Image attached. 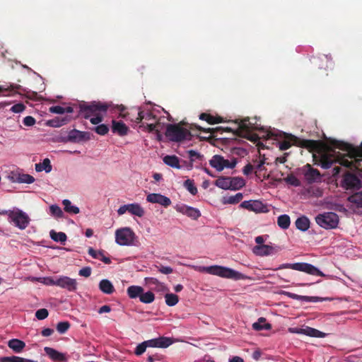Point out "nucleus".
Returning a JSON list of instances; mask_svg holds the SVG:
<instances>
[{"mask_svg":"<svg viewBox=\"0 0 362 362\" xmlns=\"http://www.w3.org/2000/svg\"><path fill=\"white\" fill-rule=\"evenodd\" d=\"M334 148H338L347 153L335 156V151L332 153H322L320 156L313 153V160L315 164L320 165L324 169H328L332 167L334 163H338L350 169H357L361 165L362 161V141L359 146H354L351 144L341 141H334L332 143Z\"/></svg>","mask_w":362,"mask_h":362,"instance_id":"1","label":"nucleus"},{"mask_svg":"<svg viewBox=\"0 0 362 362\" xmlns=\"http://www.w3.org/2000/svg\"><path fill=\"white\" fill-rule=\"evenodd\" d=\"M200 271L222 278H227L235 280L245 279V276L243 274L230 268L223 266L213 265L210 267H201Z\"/></svg>","mask_w":362,"mask_h":362,"instance_id":"2","label":"nucleus"},{"mask_svg":"<svg viewBox=\"0 0 362 362\" xmlns=\"http://www.w3.org/2000/svg\"><path fill=\"white\" fill-rule=\"evenodd\" d=\"M112 104L107 103H102L100 101H93L90 103H83L80 104V113L85 119H89L90 117L105 112Z\"/></svg>","mask_w":362,"mask_h":362,"instance_id":"3","label":"nucleus"},{"mask_svg":"<svg viewBox=\"0 0 362 362\" xmlns=\"http://www.w3.org/2000/svg\"><path fill=\"white\" fill-rule=\"evenodd\" d=\"M165 136L172 141L180 142L184 140H191L192 134L189 130L181 127L180 124H169L166 127Z\"/></svg>","mask_w":362,"mask_h":362,"instance_id":"4","label":"nucleus"},{"mask_svg":"<svg viewBox=\"0 0 362 362\" xmlns=\"http://www.w3.org/2000/svg\"><path fill=\"white\" fill-rule=\"evenodd\" d=\"M0 214H6L8 217V221L21 230L25 229L29 223L28 216L18 209L2 211Z\"/></svg>","mask_w":362,"mask_h":362,"instance_id":"5","label":"nucleus"},{"mask_svg":"<svg viewBox=\"0 0 362 362\" xmlns=\"http://www.w3.org/2000/svg\"><path fill=\"white\" fill-rule=\"evenodd\" d=\"M318 226L325 229L336 228L339 224V216L334 212H325L315 217Z\"/></svg>","mask_w":362,"mask_h":362,"instance_id":"6","label":"nucleus"},{"mask_svg":"<svg viewBox=\"0 0 362 362\" xmlns=\"http://www.w3.org/2000/svg\"><path fill=\"white\" fill-rule=\"evenodd\" d=\"M279 269H291L296 271L303 272L308 274L324 276L325 274L317 267L311 264L305 262L286 263L281 264Z\"/></svg>","mask_w":362,"mask_h":362,"instance_id":"7","label":"nucleus"},{"mask_svg":"<svg viewBox=\"0 0 362 362\" xmlns=\"http://www.w3.org/2000/svg\"><path fill=\"white\" fill-rule=\"evenodd\" d=\"M54 285L65 288L69 291H75L77 289V282L74 279L69 276H62L57 279L47 277V285Z\"/></svg>","mask_w":362,"mask_h":362,"instance_id":"8","label":"nucleus"},{"mask_svg":"<svg viewBox=\"0 0 362 362\" xmlns=\"http://www.w3.org/2000/svg\"><path fill=\"white\" fill-rule=\"evenodd\" d=\"M135 233L128 227L117 229L115 232V241L119 245H131L133 244Z\"/></svg>","mask_w":362,"mask_h":362,"instance_id":"9","label":"nucleus"},{"mask_svg":"<svg viewBox=\"0 0 362 362\" xmlns=\"http://www.w3.org/2000/svg\"><path fill=\"white\" fill-rule=\"evenodd\" d=\"M341 187L346 190H358L361 188L362 183L355 174L346 172L343 175Z\"/></svg>","mask_w":362,"mask_h":362,"instance_id":"10","label":"nucleus"},{"mask_svg":"<svg viewBox=\"0 0 362 362\" xmlns=\"http://www.w3.org/2000/svg\"><path fill=\"white\" fill-rule=\"evenodd\" d=\"M238 124V129L235 134L238 136H245L243 134H250L252 131L258 129L257 124L250 122V118L246 117L243 119H236L234 122Z\"/></svg>","mask_w":362,"mask_h":362,"instance_id":"11","label":"nucleus"},{"mask_svg":"<svg viewBox=\"0 0 362 362\" xmlns=\"http://www.w3.org/2000/svg\"><path fill=\"white\" fill-rule=\"evenodd\" d=\"M293 145L308 149L310 152L321 153V144L319 141L303 139L297 136H292Z\"/></svg>","mask_w":362,"mask_h":362,"instance_id":"12","label":"nucleus"},{"mask_svg":"<svg viewBox=\"0 0 362 362\" xmlns=\"http://www.w3.org/2000/svg\"><path fill=\"white\" fill-rule=\"evenodd\" d=\"M7 177L11 182L14 183L31 184L35 181L33 176L23 173L19 170L11 171Z\"/></svg>","mask_w":362,"mask_h":362,"instance_id":"13","label":"nucleus"},{"mask_svg":"<svg viewBox=\"0 0 362 362\" xmlns=\"http://www.w3.org/2000/svg\"><path fill=\"white\" fill-rule=\"evenodd\" d=\"M301 171L304 175L305 179L310 184L319 181L321 178V174L320 171L315 168H313L310 164H306L304 165L302 168Z\"/></svg>","mask_w":362,"mask_h":362,"instance_id":"14","label":"nucleus"},{"mask_svg":"<svg viewBox=\"0 0 362 362\" xmlns=\"http://www.w3.org/2000/svg\"><path fill=\"white\" fill-rule=\"evenodd\" d=\"M289 332L317 338H324L327 335L326 333L310 327H305V328H290Z\"/></svg>","mask_w":362,"mask_h":362,"instance_id":"15","label":"nucleus"},{"mask_svg":"<svg viewBox=\"0 0 362 362\" xmlns=\"http://www.w3.org/2000/svg\"><path fill=\"white\" fill-rule=\"evenodd\" d=\"M127 211L139 217H142L144 215V209L140 206V204L136 203L121 206L117 210L119 215H123Z\"/></svg>","mask_w":362,"mask_h":362,"instance_id":"16","label":"nucleus"},{"mask_svg":"<svg viewBox=\"0 0 362 362\" xmlns=\"http://www.w3.org/2000/svg\"><path fill=\"white\" fill-rule=\"evenodd\" d=\"M240 206L255 212L264 213L268 211L267 206L259 200L244 201Z\"/></svg>","mask_w":362,"mask_h":362,"instance_id":"17","label":"nucleus"},{"mask_svg":"<svg viewBox=\"0 0 362 362\" xmlns=\"http://www.w3.org/2000/svg\"><path fill=\"white\" fill-rule=\"evenodd\" d=\"M144 342L147 348H167L173 343V340L170 337H160L158 338L144 341Z\"/></svg>","mask_w":362,"mask_h":362,"instance_id":"18","label":"nucleus"},{"mask_svg":"<svg viewBox=\"0 0 362 362\" xmlns=\"http://www.w3.org/2000/svg\"><path fill=\"white\" fill-rule=\"evenodd\" d=\"M146 201L153 204H159L164 207H168L171 204L170 198L158 193H151L147 195Z\"/></svg>","mask_w":362,"mask_h":362,"instance_id":"19","label":"nucleus"},{"mask_svg":"<svg viewBox=\"0 0 362 362\" xmlns=\"http://www.w3.org/2000/svg\"><path fill=\"white\" fill-rule=\"evenodd\" d=\"M278 252L276 247L268 245H256L253 248V252L258 256H268Z\"/></svg>","mask_w":362,"mask_h":362,"instance_id":"20","label":"nucleus"},{"mask_svg":"<svg viewBox=\"0 0 362 362\" xmlns=\"http://www.w3.org/2000/svg\"><path fill=\"white\" fill-rule=\"evenodd\" d=\"M73 117L70 115H60L52 119L47 120V126L52 127H60L71 122Z\"/></svg>","mask_w":362,"mask_h":362,"instance_id":"21","label":"nucleus"},{"mask_svg":"<svg viewBox=\"0 0 362 362\" xmlns=\"http://www.w3.org/2000/svg\"><path fill=\"white\" fill-rule=\"evenodd\" d=\"M112 132L120 136H125L128 134L129 127L122 121H112Z\"/></svg>","mask_w":362,"mask_h":362,"instance_id":"22","label":"nucleus"},{"mask_svg":"<svg viewBox=\"0 0 362 362\" xmlns=\"http://www.w3.org/2000/svg\"><path fill=\"white\" fill-rule=\"evenodd\" d=\"M177 211L194 220L197 219L201 216V213L197 209L186 205H182V206L178 207Z\"/></svg>","mask_w":362,"mask_h":362,"instance_id":"23","label":"nucleus"},{"mask_svg":"<svg viewBox=\"0 0 362 362\" xmlns=\"http://www.w3.org/2000/svg\"><path fill=\"white\" fill-rule=\"evenodd\" d=\"M47 356L55 362H66L67 361L65 354L49 347H47Z\"/></svg>","mask_w":362,"mask_h":362,"instance_id":"24","label":"nucleus"},{"mask_svg":"<svg viewBox=\"0 0 362 362\" xmlns=\"http://www.w3.org/2000/svg\"><path fill=\"white\" fill-rule=\"evenodd\" d=\"M286 295L292 299L305 301V302L317 303V302L322 301L324 300L322 298L317 297V296H300V295L293 293H289V292H286Z\"/></svg>","mask_w":362,"mask_h":362,"instance_id":"25","label":"nucleus"},{"mask_svg":"<svg viewBox=\"0 0 362 362\" xmlns=\"http://www.w3.org/2000/svg\"><path fill=\"white\" fill-rule=\"evenodd\" d=\"M234 180H237V179L235 177H220L216 180L215 185L221 189H228L232 187Z\"/></svg>","mask_w":362,"mask_h":362,"instance_id":"26","label":"nucleus"},{"mask_svg":"<svg viewBox=\"0 0 362 362\" xmlns=\"http://www.w3.org/2000/svg\"><path fill=\"white\" fill-rule=\"evenodd\" d=\"M88 254L94 259H98L103 262L105 264H109L111 263V259L108 257L105 256L103 250H95L93 247H89Z\"/></svg>","mask_w":362,"mask_h":362,"instance_id":"27","label":"nucleus"},{"mask_svg":"<svg viewBox=\"0 0 362 362\" xmlns=\"http://www.w3.org/2000/svg\"><path fill=\"white\" fill-rule=\"evenodd\" d=\"M8 346L16 353H20L25 348V344L20 339H12L8 341Z\"/></svg>","mask_w":362,"mask_h":362,"instance_id":"28","label":"nucleus"},{"mask_svg":"<svg viewBox=\"0 0 362 362\" xmlns=\"http://www.w3.org/2000/svg\"><path fill=\"white\" fill-rule=\"evenodd\" d=\"M144 291V288L140 286H130L127 289V293L129 298H140Z\"/></svg>","mask_w":362,"mask_h":362,"instance_id":"29","label":"nucleus"},{"mask_svg":"<svg viewBox=\"0 0 362 362\" xmlns=\"http://www.w3.org/2000/svg\"><path fill=\"white\" fill-rule=\"evenodd\" d=\"M310 220L305 216L298 218L295 222L296 228L301 231H306L310 228Z\"/></svg>","mask_w":362,"mask_h":362,"instance_id":"30","label":"nucleus"},{"mask_svg":"<svg viewBox=\"0 0 362 362\" xmlns=\"http://www.w3.org/2000/svg\"><path fill=\"white\" fill-rule=\"evenodd\" d=\"M163 160L165 164L174 168L180 169V159L177 156H165Z\"/></svg>","mask_w":362,"mask_h":362,"instance_id":"31","label":"nucleus"},{"mask_svg":"<svg viewBox=\"0 0 362 362\" xmlns=\"http://www.w3.org/2000/svg\"><path fill=\"white\" fill-rule=\"evenodd\" d=\"M100 290L106 294H112L115 291V288L110 281L103 279L99 283Z\"/></svg>","mask_w":362,"mask_h":362,"instance_id":"32","label":"nucleus"},{"mask_svg":"<svg viewBox=\"0 0 362 362\" xmlns=\"http://www.w3.org/2000/svg\"><path fill=\"white\" fill-rule=\"evenodd\" d=\"M49 236L54 242L60 243L63 245L65 244V242L67 240V236L65 233L57 232L54 230H51L49 231Z\"/></svg>","mask_w":362,"mask_h":362,"instance_id":"33","label":"nucleus"},{"mask_svg":"<svg viewBox=\"0 0 362 362\" xmlns=\"http://www.w3.org/2000/svg\"><path fill=\"white\" fill-rule=\"evenodd\" d=\"M199 119L207 122L209 124H215L223 122V119L221 117H214L205 112L200 114Z\"/></svg>","mask_w":362,"mask_h":362,"instance_id":"34","label":"nucleus"},{"mask_svg":"<svg viewBox=\"0 0 362 362\" xmlns=\"http://www.w3.org/2000/svg\"><path fill=\"white\" fill-rule=\"evenodd\" d=\"M284 139L279 142V147L281 151H285L288 149L292 145H293L292 136H295L291 134H284Z\"/></svg>","mask_w":362,"mask_h":362,"instance_id":"35","label":"nucleus"},{"mask_svg":"<svg viewBox=\"0 0 362 362\" xmlns=\"http://www.w3.org/2000/svg\"><path fill=\"white\" fill-rule=\"evenodd\" d=\"M223 157L220 155H215L209 160V164L211 167L215 168L217 171L223 170Z\"/></svg>","mask_w":362,"mask_h":362,"instance_id":"36","label":"nucleus"},{"mask_svg":"<svg viewBox=\"0 0 362 362\" xmlns=\"http://www.w3.org/2000/svg\"><path fill=\"white\" fill-rule=\"evenodd\" d=\"M243 194L238 192L235 195L223 197L222 199V203L223 204H235L239 203L243 199Z\"/></svg>","mask_w":362,"mask_h":362,"instance_id":"37","label":"nucleus"},{"mask_svg":"<svg viewBox=\"0 0 362 362\" xmlns=\"http://www.w3.org/2000/svg\"><path fill=\"white\" fill-rule=\"evenodd\" d=\"M64 205V210L65 212L70 214H78L80 212V209L78 206L72 205L71 202L69 199H64L62 201Z\"/></svg>","mask_w":362,"mask_h":362,"instance_id":"38","label":"nucleus"},{"mask_svg":"<svg viewBox=\"0 0 362 362\" xmlns=\"http://www.w3.org/2000/svg\"><path fill=\"white\" fill-rule=\"evenodd\" d=\"M252 328L257 331L263 329L269 330L272 328V325L267 322L264 317H259L257 322L253 323Z\"/></svg>","mask_w":362,"mask_h":362,"instance_id":"39","label":"nucleus"},{"mask_svg":"<svg viewBox=\"0 0 362 362\" xmlns=\"http://www.w3.org/2000/svg\"><path fill=\"white\" fill-rule=\"evenodd\" d=\"M49 112L52 113H55L58 115H64V113H72L74 112V107L69 106L66 107H63L59 105L52 106L49 109Z\"/></svg>","mask_w":362,"mask_h":362,"instance_id":"40","label":"nucleus"},{"mask_svg":"<svg viewBox=\"0 0 362 362\" xmlns=\"http://www.w3.org/2000/svg\"><path fill=\"white\" fill-rule=\"evenodd\" d=\"M151 119H155V117L152 115L151 112L138 111L136 112V116L135 117L134 122L139 124L141 122L143 119L150 120Z\"/></svg>","mask_w":362,"mask_h":362,"instance_id":"41","label":"nucleus"},{"mask_svg":"<svg viewBox=\"0 0 362 362\" xmlns=\"http://www.w3.org/2000/svg\"><path fill=\"white\" fill-rule=\"evenodd\" d=\"M348 202L356 206V207H362V191L356 192L347 198Z\"/></svg>","mask_w":362,"mask_h":362,"instance_id":"42","label":"nucleus"},{"mask_svg":"<svg viewBox=\"0 0 362 362\" xmlns=\"http://www.w3.org/2000/svg\"><path fill=\"white\" fill-rule=\"evenodd\" d=\"M278 226L282 229H287L290 226L291 220L286 214L281 215L277 218Z\"/></svg>","mask_w":362,"mask_h":362,"instance_id":"43","label":"nucleus"},{"mask_svg":"<svg viewBox=\"0 0 362 362\" xmlns=\"http://www.w3.org/2000/svg\"><path fill=\"white\" fill-rule=\"evenodd\" d=\"M139 300L143 303L148 304L152 303L155 300V295L151 291H148L146 293L143 291Z\"/></svg>","mask_w":362,"mask_h":362,"instance_id":"44","label":"nucleus"},{"mask_svg":"<svg viewBox=\"0 0 362 362\" xmlns=\"http://www.w3.org/2000/svg\"><path fill=\"white\" fill-rule=\"evenodd\" d=\"M165 303L168 306H174L179 301L178 296L177 295H175V294H173V293H167V294H165Z\"/></svg>","mask_w":362,"mask_h":362,"instance_id":"45","label":"nucleus"},{"mask_svg":"<svg viewBox=\"0 0 362 362\" xmlns=\"http://www.w3.org/2000/svg\"><path fill=\"white\" fill-rule=\"evenodd\" d=\"M183 185L192 195H195L197 193V188L194 185L193 180H186Z\"/></svg>","mask_w":362,"mask_h":362,"instance_id":"46","label":"nucleus"},{"mask_svg":"<svg viewBox=\"0 0 362 362\" xmlns=\"http://www.w3.org/2000/svg\"><path fill=\"white\" fill-rule=\"evenodd\" d=\"M81 132L76 129H73L69 132L68 139L70 141L73 142H80L81 141Z\"/></svg>","mask_w":362,"mask_h":362,"instance_id":"47","label":"nucleus"},{"mask_svg":"<svg viewBox=\"0 0 362 362\" xmlns=\"http://www.w3.org/2000/svg\"><path fill=\"white\" fill-rule=\"evenodd\" d=\"M284 181L287 184L294 187H299L301 185L300 181L293 174L288 175L287 177L284 179Z\"/></svg>","mask_w":362,"mask_h":362,"instance_id":"48","label":"nucleus"},{"mask_svg":"<svg viewBox=\"0 0 362 362\" xmlns=\"http://www.w3.org/2000/svg\"><path fill=\"white\" fill-rule=\"evenodd\" d=\"M49 211L51 214L56 218H62L64 216L62 209L57 205H51L49 206Z\"/></svg>","mask_w":362,"mask_h":362,"instance_id":"49","label":"nucleus"},{"mask_svg":"<svg viewBox=\"0 0 362 362\" xmlns=\"http://www.w3.org/2000/svg\"><path fill=\"white\" fill-rule=\"evenodd\" d=\"M187 153L189 155V158L190 159L191 163V167L192 166V163L194 162L196 160H202L204 156L200 154L199 153L194 151V150H189L187 151Z\"/></svg>","mask_w":362,"mask_h":362,"instance_id":"50","label":"nucleus"},{"mask_svg":"<svg viewBox=\"0 0 362 362\" xmlns=\"http://www.w3.org/2000/svg\"><path fill=\"white\" fill-rule=\"evenodd\" d=\"M92 129L95 131L98 134L102 136L105 135L109 132L108 126L105 124H99L93 128Z\"/></svg>","mask_w":362,"mask_h":362,"instance_id":"51","label":"nucleus"},{"mask_svg":"<svg viewBox=\"0 0 362 362\" xmlns=\"http://www.w3.org/2000/svg\"><path fill=\"white\" fill-rule=\"evenodd\" d=\"M125 110H126V107L123 105H117V106L114 107L112 110L114 111V112H119L118 117L125 118L127 116L132 114V112L124 113Z\"/></svg>","mask_w":362,"mask_h":362,"instance_id":"52","label":"nucleus"},{"mask_svg":"<svg viewBox=\"0 0 362 362\" xmlns=\"http://www.w3.org/2000/svg\"><path fill=\"white\" fill-rule=\"evenodd\" d=\"M69 327L70 324L69 322H59L57 325V330L61 334L65 333Z\"/></svg>","mask_w":362,"mask_h":362,"instance_id":"53","label":"nucleus"},{"mask_svg":"<svg viewBox=\"0 0 362 362\" xmlns=\"http://www.w3.org/2000/svg\"><path fill=\"white\" fill-rule=\"evenodd\" d=\"M146 344L143 341L136 346L134 349V354L136 356H141L146 351Z\"/></svg>","mask_w":362,"mask_h":362,"instance_id":"54","label":"nucleus"},{"mask_svg":"<svg viewBox=\"0 0 362 362\" xmlns=\"http://www.w3.org/2000/svg\"><path fill=\"white\" fill-rule=\"evenodd\" d=\"M236 164H237L236 158H233L231 161L223 158V170L224 168L233 169L235 167Z\"/></svg>","mask_w":362,"mask_h":362,"instance_id":"55","label":"nucleus"},{"mask_svg":"<svg viewBox=\"0 0 362 362\" xmlns=\"http://www.w3.org/2000/svg\"><path fill=\"white\" fill-rule=\"evenodd\" d=\"M25 109V106L23 103H19L13 105L11 108V111L13 113H21Z\"/></svg>","mask_w":362,"mask_h":362,"instance_id":"56","label":"nucleus"},{"mask_svg":"<svg viewBox=\"0 0 362 362\" xmlns=\"http://www.w3.org/2000/svg\"><path fill=\"white\" fill-rule=\"evenodd\" d=\"M158 271L164 274H170L173 273V270L170 267H166L163 265L156 266Z\"/></svg>","mask_w":362,"mask_h":362,"instance_id":"57","label":"nucleus"},{"mask_svg":"<svg viewBox=\"0 0 362 362\" xmlns=\"http://www.w3.org/2000/svg\"><path fill=\"white\" fill-rule=\"evenodd\" d=\"M89 119H90V122L93 124H98L99 123H100L103 121V117L101 115V114H98V115L90 117Z\"/></svg>","mask_w":362,"mask_h":362,"instance_id":"58","label":"nucleus"},{"mask_svg":"<svg viewBox=\"0 0 362 362\" xmlns=\"http://www.w3.org/2000/svg\"><path fill=\"white\" fill-rule=\"evenodd\" d=\"M20 356H4L0 358V362H18Z\"/></svg>","mask_w":362,"mask_h":362,"instance_id":"59","label":"nucleus"},{"mask_svg":"<svg viewBox=\"0 0 362 362\" xmlns=\"http://www.w3.org/2000/svg\"><path fill=\"white\" fill-rule=\"evenodd\" d=\"M78 274L80 276L88 277L91 274V269L89 267H83L81 269H80Z\"/></svg>","mask_w":362,"mask_h":362,"instance_id":"60","label":"nucleus"},{"mask_svg":"<svg viewBox=\"0 0 362 362\" xmlns=\"http://www.w3.org/2000/svg\"><path fill=\"white\" fill-rule=\"evenodd\" d=\"M35 120L31 116H27L23 119V124L27 127H30L35 124Z\"/></svg>","mask_w":362,"mask_h":362,"instance_id":"61","label":"nucleus"},{"mask_svg":"<svg viewBox=\"0 0 362 362\" xmlns=\"http://www.w3.org/2000/svg\"><path fill=\"white\" fill-rule=\"evenodd\" d=\"M145 282L146 284L149 285V286H152V285H158L160 284V282L159 281L156 279V278H153V277H146L145 278Z\"/></svg>","mask_w":362,"mask_h":362,"instance_id":"62","label":"nucleus"},{"mask_svg":"<svg viewBox=\"0 0 362 362\" xmlns=\"http://www.w3.org/2000/svg\"><path fill=\"white\" fill-rule=\"evenodd\" d=\"M35 317L38 320H45V308H42L36 311Z\"/></svg>","mask_w":362,"mask_h":362,"instance_id":"63","label":"nucleus"},{"mask_svg":"<svg viewBox=\"0 0 362 362\" xmlns=\"http://www.w3.org/2000/svg\"><path fill=\"white\" fill-rule=\"evenodd\" d=\"M253 168V165L250 163H248L244 167L243 172L244 175H248L252 173Z\"/></svg>","mask_w":362,"mask_h":362,"instance_id":"64","label":"nucleus"}]
</instances>
